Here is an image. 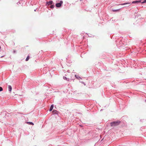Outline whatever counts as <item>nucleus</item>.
Masks as SVG:
<instances>
[{"mask_svg":"<svg viewBox=\"0 0 146 146\" xmlns=\"http://www.w3.org/2000/svg\"><path fill=\"white\" fill-rule=\"evenodd\" d=\"M120 121H114L111 123L110 125L111 127H114L119 125L120 123Z\"/></svg>","mask_w":146,"mask_h":146,"instance_id":"f257e3e1","label":"nucleus"},{"mask_svg":"<svg viewBox=\"0 0 146 146\" xmlns=\"http://www.w3.org/2000/svg\"><path fill=\"white\" fill-rule=\"evenodd\" d=\"M62 1H61L59 3H56V6L57 7H60L61 6L62 4Z\"/></svg>","mask_w":146,"mask_h":146,"instance_id":"f03ea898","label":"nucleus"},{"mask_svg":"<svg viewBox=\"0 0 146 146\" xmlns=\"http://www.w3.org/2000/svg\"><path fill=\"white\" fill-rule=\"evenodd\" d=\"M53 1H50L49 2H48L46 3V5L47 6L50 5H52V4Z\"/></svg>","mask_w":146,"mask_h":146,"instance_id":"7ed1b4c3","label":"nucleus"},{"mask_svg":"<svg viewBox=\"0 0 146 146\" xmlns=\"http://www.w3.org/2000/svg\"><path fill=\"white\" fill-rule=\"evenodd\" d=\"M141 1H140V0L136 1H133L132 2V3H137L140 2Z\"/></svg>","mask_w":146,"mask_h":146,"instance_id":"20e7f679","label":"nucleus"},{"mask_svg":"<svg viewBox=\"0 0 146 146\" xmlns=\"http://www.w3.org/2000/svg\"><path fill=\"white\" fill-rule=\"evenodd\" d=\"M12 88L11 86L10 85H9L8 89L9 91L10 92H11L12 90Z\"/></svg>","mask_w":146,"mask_h":146,"instance_id":"39448f33","label":"nucleus"},{"mask_svg":"<svg viewBox=\"0 0 146 146\" xmlns=\"http://www.w3.org/2000/svg\"><path fill=\"white\" fill-rule=\"evenodd\" d=\"M53 107H54V106L53 105H52L50 108V110H49V111H51L53 109Z\"/></svg>","mask_w":146,"mask_h":146,"instance_id":"423d86ee","label":"nucleus"},{"mask_svg":"<svg viewBox=\"0 0 146 146\" xmlns=\"http://www.w3.org/2000/svg\"><path fill=\"white\" fill-rule=\"evenodd\" d=\"M130 4V3H124L120 4H119V5H126V4Z\"/></svg>","mask_w":146,"mask_h":146,"instance_id":"0eeeda50","label":"nucleus"},{"mask_svg":"<svg viewBox=\"0 0 146 146\" xmlns=\"http://www.w3.org/2000/svg\"><path fill=\"white\" fill-rule=\"evenodd\" d=\"M27 123H28V124H30V125H34V123L33 122H27Z\"/></svg>","mask_w":146,"mask_h":146,"instance_id":"6e6552de","label":"nucleus"},{"mask_svg":"<svg viewBox=\"0 0 146 146\" xmlns=\"http://www.w3.org/2000/svg\"><path fill=\"white\" fill-rule=\"evenodd\" d=\"M120 10V9L116 10H112V11L114 12L118 11Z\"/></svg>","mask_w":146,"mask_h":146,"instance_id":"1a4fd4ad","label":"nucleus"},{"mask_svg":"<svg viewBox=\"0 0 146 146\" xmlns=\"http://www.w3.org/2000/svg\"><path fill=\"white\" fill-rule=\"evenodd\" d=\"M29 56H28L26 59V61H28L29 60Z\"/></svg>","mask_w":146,"mask_h":146,"instance_id":"9d476101","label":"nucleus"},{"mask_svg":"<svg viewBox=\"0 0 146 146\" xmlns=\"http://www.w3.org/2000/svg\"><path fill=\"white\" fill-rule=\"evenodd\" d=\"M54 7V5H52L50 6V8L51 9H53Z\"/></svg>","mask_w":146,"mask_h":146,"instance_id":"9b49d317","label":"nucleus"},{"mask_svg":"<svg viewBox=\"0 0 146 146\" xmlns=\"http://www.w3.org/2000/svg\"><path fill=\"white\" fill-rule=\"evenodd\" d=\"M63 78H64V80H67V78H66V77L64 76L63 77Z\"/></svg>","mask_w":146,"mask_h":146,"instance_id":"f8f14e48","label":"nucleus"},{"mask_svg":"<svg viewBox=\"0 0 146 146\" xmlns=\"http://www.w3.org/2000/svg\"><path fill=\"white\" fill-rule=\"evenodd\" d=\"M3 90L2 88L1 87H0V92L2 91Z\"/></svg>","mask_w":146,"mask_h":146,"instance_id":"ddd939ff","label":"nucleus"},{"mask_svg":"<svg viewBox=\"0 0 146 146\" xmlns=\"http://www.w3.org/2000/svg\"><path fill=\"white\" fill-rule=\"evenodd\" d=\"M57 111L56 110H54L53 111V112L54 113H56Z\"/></svg>","mask_w":146,"mask_h":146,"instance_id":"4468645a","label":"nucleus"},{"mask_svg":"<svg viewBox=\"0 0 146 146\" xmlns=\"http://www.w3.org/2000/svg\"><path fill=\"white\" fill-rule=\"evenodd\" d=\"M144 1H143L141 3H146V0H144Z\"/></svg>","mask_w":146,"mask_h":146,"instance_id":"2eb2a0df","label":"nucleus"},{"mask_svg":"<svg viewBox=\"0 0 146 146\" xmlns=\"http://www.w3.org/2000/svg\"><path fill=\"white\" fill-rule=\"evenodd\" d=\"M75 77H76V78H77L76 77V75H75Z\"/></svg>","mask_w":146,"mask_h":146,"instance_id":"dca6fc26","label":"nucleus"},{"mask_svg":"<svg viewBox=\"0 0 146 146\" xmlns=\"http://www.w3.org/2000/svg\"><path fill=\"white\" fill-rule=\"evenodd\" d=\"M3 57V56H1V57Z\"/></svg>","mask_w":146,"mask_h":146,"instance_id":"f3484780","label":"nucleus"},{"mask_svg":"<svg viewBox=\"0 0 146 146\" xmlns=\"http://www.w3.org/2000/svg\"><path fill=\"white\" fill-rule=\"evenodd\" d=\"M145 102H146V100H145Z\"/></svg>","mask_w":146,"mask_h":146,"instance_id":"a211bd4d","label":"nucleus"}]
</instances>
